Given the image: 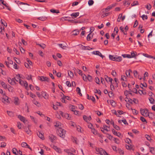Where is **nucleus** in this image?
<instances>
[{
  "instance_id": "1a4fd4ad",
  "label": "nucleus",
  "mask_w": 155,
  "mask_h": 155,
  "mask_svg": "<svg viewBox=\"0 0 155 155\" xmlns=\"http://www.w3.org/2000/svg\"><path fill=\"white\" fill-rule=\"evenodd\" d=\"M87 99L88 100H91L93 102H95V98L92 96H89V95L87 94Z\"/></svg>"
},
{
  "instance_id": "c9c22d12",
  "label": "nucleus",
  "mask_w": 155,
  "mask_h": 155,
  "mask_svg": "<svg viewBox=\"0 0 155 155\" xmlns=\"http://www.w3.org/2000/svg\"><path fill=\"white\" fill-rule=\"evenodd\" d=\"M140 119L143 122L145 123L146 124L147 123V120L144 117H141Z\"/></svg>"
},
{
  "instance_id": "cd10ccee",
  "label": "nucleus",
  "mask_w": 155,
  "mask_h": 155,
  "mask_svg": "<svg viewBox=\"0 0 155 155\" xmlns=\"http://www.w3.org/2000/svg\"><path fill=\"white\" fill-rule=\"evenodd\" d=\"M51 12L53 13H58L60 12L58 10L51 9L50 10Z\"/></svg>"
},
{
  "instance_id": "c03bdc74",
  "label": "nucleus",
  "mask_w": 155,
  "mask_h": 155,
  "mask_svg": "<svg viewBox=\"0 0 155 155\" xmlns=\"http://www.w3.org/2000/svg\"><path fill=\"white\" fill-rule=\"evenodd\" d=\"M116 130H120V128L118 126H117L116 125H115L113 127Z\"/></svg>"
},
{
  "instance_id": "a19ab883",
  "label": "nucleus",
  "mask_w": 155,
  "mask_h": 155,
  "mask_svg": "<svg viewBox=\"0 0 155 155\" xmlns=\"http://www.w3.org/2000/svg\"><path fill=\"white\" fill-rule=\"evenodd\" d=\"M81 76L84 81H87V77L84 74L81 75Z\"/></svg>"
},
{
  "instance_id": "6e6d98bb",
  "label": "nucleus",
  "mask_w": 155,
  "mask_h": 155,
  "mask_svg": "<svg viewBox=\"0 0 155 155\" xmlns=\"http://www.w3.org/2000/svg\"><path fill=\"white\" fill-rule=\"evenodd\" d=\"M63 97L64 99H66L68 100H70V97L68 96L64 95V94H63Z\"/></svg>"
},
{
  "instance_id": "4c0bfd02",
  "label": "nucleus",
  "mask_w": 155,
  "mask_h": 155,
  "mask_svg": "<svg viewBox=\"0 0 155 155\" xmlns=\"http://www.w3.org/2000/svg\"><path fill=\"white\" fill-rule=\"evenodd\" d=\"M22 147H27L28 146V144L26 142H22L21 144Z\"/></svg>"
},
{
  "instance_id": "338daca9",
  "label": "nucleus",
  "mask_w": 155,
  "mask_h": 155,
  "mask_svg": "<svg viewBox=\"0 0 155 155\" xmlns=\"http://www.w3.org/2000/svg\"><path fill=\"white\" fill-rule=\"evenodd\" d=\"M112 75L114 77H115L116 75V72L114 71L113 70L111 72Z\"/></svg>"
},
{
  "instance_id": "b1692460",
  "label": "nucleus",
  "mask_w": 155,
  "mask_h": 155,
  "mask_svg": "<svg viewBox=\"0 0 155 155\" xmlns=\"http://www.w3.org/2000/svg\"><path fill=\"white\" fill-rule=\"evenodd\" d=\"M19 101V99L18 97H15V101L14 102V104L16 105H18V101Z\"/></svg>"
},
{
  "instance_id": "bb28decb",
  "label": "nucleus",
  "mask_w": 155,
  "mask_h": 155,
  "mask_svg": "<svg viewBox=\"0 0 155 155\" xmlns=\"http://www.w3.org/2000/svg\"><path fill=\"white\" fill-rule=\"evenodd\" d=\"M110 59L113 61H114L115 59V57H114L113 55H109V56Z\"/></svg>"
},
{
  "instance_id": "f257e3e1",
  "label": "nucleus",
  "mask_w": 155,
  "mask_h": 155,
  "mask_svg": "<svg viewBox=\"0 0 155 155\" xmlns=\"http://www.w3.org/2000/svg\"><path fill=\"white\" fill-rule=\"evenodd\" d=\"M58 135L60 137L64 138L65 136L66 131L61 128H59L57 131Z\"/></svg>"
},
{
  "instance_id": "f704fd0d",
  "label": "nucleus",
  "mask_w": 155,
  "mask_h": 155,
  "mask_svg": "<svg viewBox=\"0 0 155 155\" xmlns=\"http://www.w3.org/2000/svg\"><path fill=\"white\" fill-rule=\"evenodd\" d=\"M41 94L42 95L43 97L45 99H46L47 98L46 97L47 94L46 93L43 91L41 92Z\"/></svg>"
},
{
  "instance_id": "69168bd1",
  "label": "nucleus",
  "mask_w": 155,
  "mask_h": 155,
  "mask_svg": "<svg viewBox=\"0 0 155 155\" xmlns=\"http://www.w3.org/2000/svg\"><path fill=\"white\" fill-rule=\"evenodd\" d=\"M111 6H108L106 8H105V10L106 11H109L110 9H111Z\"/></svg>"
},
{
  "instance_id": "412c9836",
  "label": "nucleus",
  "mask_w": 155,
  "mask_h": 155,
  "mask_svg": "<svg viewBox=\"0 0 155 155\" xmlns=\"http://www.w3.org/2000/svg\"><path fill=\"white\" fill-rule=\"evenodd\" d=\"M92 53L94 54L98 55L99 56H100V54H101V52H99V51H93L92 52Z\"/></svg>"
},
{
  "instance_id": "7ed1b4c3",
  "label": "nucleus",
  "mask_w": 155,
  "mask_h": 155,
  "mask_svg": "<svg viewBox=\"0 0 155 155\" xmlns=\"http://www.w3.org/2000/svg\"><path fill=\"white\" fill-rule=\"evenodd\" d=\"M38 79L40 81H47L48 82H49V79L48 77L44 76H39Z\"/></svg>"
},
{
  "instance_id": "dca6fc26",
  "label": "nucleus",
  "mask_w": 155,
  "mask_h": 155,
  "mask_svg": "<svg viewBox=\"0 0 155 155\" xmlns=\"http://www.w3.org/2000/svg\"><path fill=\"white\" fill-rule=\"evenodd\" d=\"M4 99V102H6L8 103H10L9 101H8V97L7 96L5 95V97H4V98H3V100L2 101L3 102H4V101H3Z\"/></svg>"
},
{
  "instance_id": "603ef678",
  "label": "nucleus",
  "mask_w": 155,
  "mask_h": 155,
  "mask_svg": "<svg viewBox=\"0 0 155 155\" xmlns=\"http://www.w3.org/2000/svg\"><path fill=\"white\" fill-rule=\"evenodd\" d=\"M55 150L59 153H61V149L57 147L56 148V150Z\"/></svg>"
},
{
  "instance_id": "49530a36",
  "label": "nucleus",
  "mask_w": 155,
  "mask_h": 155,
  "mask_svg": "<svg viewBox=\"0 0 155 155\" xmlns=\"http://www.w3.org/2000/svg\"><path fill=\"white\" fill-rule=\"evenodd\" d=\"M17 151V150L15 148H13L12 149L13 153L15 155H17L16 152Z\"/></svg>"
},
{
  "instance_id": "5701e85b",
  "label": "nucleus",
  "mask_w": 155,
  "mask_h": 155,
  "mask_svg": "<svg viewBox=\"0 0 155 155\" xmlns=\"http://www.w3.org/2000/svg\"><path fill=\"white\" fill-rule=\"evenodd\" d=\"M25 77L28 80H32V78H31V75H28V74H26L25 75Z\"/></svg>"
},
{
  "instance_id": "09e8293b",
  "label": "nucleus",
  "mask_w": 155,
  "mask_h": 155,
  "mask_svg": "<svg viewBox=\"0 0 155 155\" xmlns=\"http://www.w3.org/2000/svg\"><path fill=\"white\" fill-rule=\"evenodd\" d=\"M138 4V2L137 1H134L133 3L131 4L132 6L136 5Z\"/></svg>"
},
{
  "instance_id": "393cba45",
  "label": "nucleus",
  "mask_w": 155,
  "mask_h": 155,
  "mask_svg": "<svg viewBox=\"0 0 155 155\" xmlns=\"http://www.w3.org/2000/svg\"><path fill=\"white\" fill-rule=\"evenodd\" d=\"M130 72H132V71L130 69H129L128 70H127L126 71V74L127 77L128 76V75H130Z\"/></svg>"
},
{
  "instance_id": "72a5a7b5",
  "label": "nucleus",
  "mask_w": 155,
  "mask_h": 155,
  "mask_svg": "<svg viewBox=\"0 0 155 155\" xmlns=\"http://www.w3.org/2000/svg\"><path fill=\"white\" fill-rule=\"evenodd\" d=\"M91 131L94 135H97L98 134L97 131L94 128L92 129Z\"/></svg>"
},
{
  "instance_id": "473e14b6",
  "label": "nucleus",
  "mask_w": 155,
  "mask_h": 155,
  "mask_svg": "<svg viewBox=\"0 0 155 155\" xmlns=\"http://www.w3.org/2000/svg\"><path fill=\"white\" fill-rule=\"evenodd\" d=\"M117 152H118L120 154H123L124 153V151L121 149H118Z\"/></svg>"
},
{
  "instance_id": "a878e982",
  "label": "nucleus",
  "mask_w": 155,
  "mask_h": 155,
  "mask_svg": "<svg viewBox=\"0 0 155 155\" xmlns=\"http://www.w3.org/2000/svg\"><path fill=\"white\" fill-rule=\"evenodd\" d=\"M144 56L149 58H153V56H152L150 55H148L147 54L143 53V54Z\"/></svg>"
},
{
  "instance_id": "13d9d810",
  "label": "nucleus",
  "mask_w": 155,
  "mask_h": 155,
  "mask_svg": "<svg viewBox=\"0 0 155 155\" xmlns=\"http://www.w3.org/2000/svg\"><path fill=\"white\" fill-rule=\"evenodd\" d=\"M112 112L113 113L115 114L117 117H120L121 116H119L117 114L116 111L114 110H112Z\"/></svg>"
},
{
  "instance_id": "2f4dec72",
  "label": "nucleus",
  "mask_w": 155,
  "mask_h": 155,
  "mask_svg": "<svg viewBox=\"0 0 155 155\" xmlns=\"http://www.w3.org/2000/svg\"><path fill=\"white\" fill-rule=\"evenodd\" d=\"M140 86L142 89H143V87H147V85L146 83H144L143 84L142 83H141L140 84Z\"/></svg>"
},
{
  "instance_id": "4be33fe9",
  "label": "nucleus",
  "mask_w": 155,
  "mask_h": 155,
  "mask_svg": "<svg viewBox=\"0 0 155 155\" xmlns=\"http://www.w3.org/2000/svg\"><path fill=\"white\" fill-rule=\"evenodd\" d=\"M64 117L68 120H70L71 119V117L69 116V115L67 113L64 114Z\"/></svg>"
},
{
  "instance_id": "ea45409f",
  "label": "nucleus",
  "mask_w": 155,
  "mask_h": 155,
  "mask_svg": "<svg viewBox=\"0 0 155 155\" xmlns=\"http://www.w3.org/2000/svg\"><path fill=\"white\" fill-rule=\"evenodd\" d=\"M94 2L93 0H89L88 1V4L89 6H91L93 5Z\"/></svg>"
},
{
  "instance_id": "680f3d73",
  "label": "nucleus",
  "mask_w": 155,
  "mask_h": 155,
  "mask_svg": "<svg viewBox=\"0 0 155 155\" xmlns=\"http://www.w3.org/2000/svg\"><path fill=\"white\" fill-rule=\"evenodd\" d=\"M1 72L2 75H5L6 74L5 72L1 68H0V73Z\"/></svg>"
},
{
  "instance_id": "f03ea898",
  "label": "nucleus",
  "mask_w": 155,
  "mask_h": 155,
  "mask_svg": "<svg viewBox=\"0 0 155 155\" xmlns=\"http://www.w3.org/2000/svg\"><path fill=\"white\" fill-rule=\"evenodd\" d=\"M140 113L144 117H147L148 110L147 109H143L142 108H141L140 109Z\"/></svg>"
},
{
  "instance_id": "9d476101",
  "label": "nucleus",
  "mask_w": 155,
  "mask_h": 155,
  "mask_svg": "<svg viewBox=\"0 0 155 155\" xmlns=\"http://www.w3.org/2000/svg\"><path fill=\"white\" fill-rule=\"evenodd\" d=\"M1 84L2 86L5 89L9 88V87L10 86L9 85H8V86H7V85L4 82L2 81L1 82Z\"/></svg>"
},
{
  "instance_id": "ddd939ff",
  "label": "nucleus",
  "mask_w": 155,
  "mask_h": 155,
  "mask_svg": "<svg viewBox=\"0 0 155 155\" xmlns=\"http://www.w3.org/2000/svg\"><path fill=\"white\" fill-rule=\"evenodd\" d=\"M18 117L21 121L25 123V118L24 117L20 115H18Z\"/></svg>"
},
{
  "instance_id": "f8f14e48",
  "label": "nucleus",
  "mask_w": 155,
  "mask_h": 155,
  "mask_svg": "<svg viewBox=\"0 0 155 155\" xmlns=\"http://www.w3.org/2000/svg\"><path fill=\"white\" fill-rule=\"evenodd\" d=\"M115 58V60L114 61H116L120 62L122 60V58L120 56L117 57V56H116Z\"/></svg>"
},
{
  "instance_id": "f3484780",
  "label": "nucleus",
  "mask_w": 155,
  "mask_h": 155,
  "mask_svg": "<svg viewBox=\"0 0 155 155\" xmlns=\"http://www.w3.org/2000/svg\"><path fill=\"white\" fill-rule=\"evenodd\" d=\"M79 31L77 30H75L73 31L72 35H77L79 34Z\"/></svg>"
},
{
  "instance_id": "5fc2aeb1",
  "label": "nucleus",
  "mask_w": 155,
  "mask_h": 155,
  "mask_svg": "<svg viewBox=\"0 0 155 155\" xmlns=\"http://www.w3.org/2000/svg\"><path fill=\"white\" fill-rule=\"evenodd\" d=\"M95 81L97 84H99V82H100V80L98 77L95 78Z\"/></svg>"
},
{
  "instance_id": "39448f33",
  "label": "nucleus",
  "mask_w": 155,
  "mask_h": 155,
  "mask_svg": "<svg viewBox=\"0 0 155 155\" xmlns=\"http://www.w3.org/2000/svg\"><path fill=\"white\" fill-rule=\"evenodd\" d=\"M99 153L101 155H110L108 154L105 151L103 150L102 148L99 149Z\"/></svg>"
},
{
  "instance_id": "6e6552de",
  "label": "nucleus",
  "mask_w": 155,
  "mask_h": 155,
  "mask_svg": "<svg viewBox=\"0 0 155 155\" xmlns=\"http://www.w3.org/2000/svg\"><path fill=\"white\" fill-rule=\"evenodd\" d=\"M83 118L84 120L86 122H87V120H90L91 119V116H89L88 117H87L85 115H84L83 116Z\"/></svg>"
},
{
  "instance_id": "20e7f679",
  "label": "nucleus",
  "mask_w": 155,
  "mask_h": 155,
  "mask_svg": "<svg viewBox=\"0 0 155 155\" xmlns=\"http://www.w3.org/2000/svg\"><path fill=\"white\" fill-rule=\"evenodd\" d=\"M48 138L52 142H53L54 140H56L57 139L56 137L52 134L48 136Z\"/></svg>"
},
{
  "instance_id": "9b49d317",
  "label": "nucleus",
  "mask_w": 155,
  "mask_h": 155,
  "mask_svg": "<svg viewBox=\"0 0 155 155\" xmlns=\"http://www.w3.org/2000/svg\"><path fill=\"white\" fill-rule=\"evenodd\" d=\"M8 82L11 84L13 85L16 84V83L15 81H13L10 78H9L8 79Z\"/></svg>"
},
{
  "instance_id": "4468645a",
  "label": "nucleus",
  "mask_w": 155,
  "mask_h": 155,
  "mask_svg": "<svg viewBox=\"0 0 155 155\" xmlns=\"http://www.w3.org/2000/svg\"><path fill=\"white\" fill-rule=\"evenodd\" d=\"M79 12H77L75 13H73L71 14V16L72 17H74V18H76L79 15Z\"/></svg>"
},
{
  "instance_id": "c85d7f7f",
  "label": "nucleus",
  "mask_w": 155,
  "mask_h": 155,
  "mask_svg": "<svg viewBox=\"0 0 155 155\" xmlns=\"http://www.w3.org/2000/svg\"><path fill=\"white\" fill-rule=\"evenodd\" d=\"M131 110H132L133 113L134 114H135V115H137L138 114V111L136 110L135 109L131 108Z\"/></svg>"
},
{
  "instance_id": "aec40b11",
  "label": "nucleus",
  "mask_w": 155,
  "mask_h": 155,
  "mask_svg": "<svg viewBox=\"0 0 155 155\" xmlns=\"http://www.w3.org/2000/svg\"><path fill=\"white\" fill-rule=\"evenodd\" d=\"M23 86L24 87H25V89L27 90H28V84L26 81H24V84H23Z\"/></svg>"
},
{
  "instance_id": "8fccbe9b",
  "label": "nucleus",
  "mask_w": 155,
  "mask_h": 155,
  "mask_svg": "<svg viewBox=\"0 0 155 155\" xmlns=\"http://www.w3.org/2000/svg\"><path fill=\"white\" fill-rule=\"evenodd\" d=\"M55 124H56L54 125L55 127H58L59 126L61 125V123L58 121L56 122Z\"/></svg>"
},
{
  "instance_id": "774afa93",
  "label": "nucleus",
  "mask_w": 155,
  "mask_h": 155,
  "mask_svg": "<svg viewBox=\"0 0 155 155\" xmlns=\"http://www.w3.org/2000/svg\"><path fill=\"white\" fill-rule=\"evenodd\" d=\"M131 56L132 58H134L135 57L136 54L134 51H132L131 53Z\"/></svg>"
},
{
  "instance_id": "6ab92c4d",
  "label": "nucleus",
  "mask_w": 155,
  "mask_h": 155,
  "mask_svg": "<svg viewBox=\"0 0 155 155\" xmlns=\"http://www.w3.org/2000/svg\"><path fill=\"white\" fill-rule=\"evenodd\" d=\"M149 100L150 103L152 104H154V100L152 97H149Z\"/></svg>"
},
{
  "instance_id": "58836bf2",
  "label": "nucleus",
  "mask_w": 155,
  "mask_h": 155,
  "mask_svg": "<svg viewBox=\"0 0 155 155\" xmlns=\"http://www.w3.org/2000/svg\"><path fill=\"white\" fill-rule=\"evenodd\" d=\"M145 137L147 140L150 141H151L152 140V139L148 135L146 134L145 135Z\"/></svg>"
},
{
  "instance_id": "4d7b16f0",
  "label": "nucleus",
  "mask_w": 155,
  "mask_h": 155,
  "mask_svg": "<svg viewBox=\"0 0 155 155\" xmlns=\"http://www.w3.org/2000/svg\"><path fill=\"white\" fill-rule=\"evenodd\" d=\"M78 107L79 109L81 110H82L83 109L84 107L82 104H81L78 105Z\"/></svg>"
},
{
  "instance_id": "bf43d9fd",
  "label": "nucleus",
  "mask_w": 155,
  "mask_h": 155,
  "mask_svg": "<svg viewBox=\"0 0 155 155\" xmlns=\"http://www.w3.org/2000/svg\"><path fill=\"white\" fill-rule=\"evenodd\" d=\"M134 76L135 77H137V75L138 74V72L136 70H134L133 71Z\"/></svg>"
},
{
  "instance_id": "3c124183",
  "label": "nucleus",
  "mask_w": 155,
  "mask_h": 155,
  "mask_svg": "<svg viewBox=\"0 0 155 155\" xmlns=\"http://www.w3.org/2000/svg\"><path fill=\"white\" fill-rule=\"evenodd\" d=\"M91 33H90L87 35V40L88 41H89L91 40Z\"/></svg>"
},
{
  "instance_id": "37998d69",
  "label": "nucleus",
  "mask_w": 155,
  "mask_h": 155,
  "mask_svg": "<svg viewBox=\"0 0 155 155\" xmlns=\"http://www.w3.org/2000/svg\"><path fill=\"white\" fill-rule=\"evenodd\" d=\"M127 79L126 77L124 76V75H122L121 76V81H126Z\"/></svg>"
},
{
  "instance_id": "a211bd4d",
  "label": "nucleus",
  "mask_w": 155,
  "mask_h": 155,
  "mask_svg": "<svg viewBox=\"0 0 155 155\" xmlns=\"http://www.w3.org/2000/svg\"><path fill=\"white\" fill-rule=\"evenodd\" d=\"M38 19L39 20L44 21L47 18L45 16H42L38 18Z\"/></svg>"
},
{
  "instance_id": "052dcab7",
  "label": "nucleus",
  "mask_w": 155,
  "mask_h": 155,
  "mask_svg": "<svg viewBox=\"0 0 155 155\" xmlns=\"http://www.w3.org/2000/svg\"><path fill=\"white\" fill-rule=\"evenodd\" d=\"M66 84L67 85L68 87H71V84L69 81H67Z\"/></svg>"
},
{
  "instance_id": "e433bc0d",
  "label": "nucleus",
  "mask_w": 155,
  "mask_h": 155,
  "mask_svg": "<svg viewBox=\"0 0 155 155\" xmlns=\"http://www.w3.org/2000/svg\"><path fill=\"white\" fill-rule=\"evenodd\" d=\"M87 79L89 81L91 82L92 81V77L89 75H87Z\"/></svg>"
},
{
  "instance_id": "a18cd8bd",
  "label": "nucleus",
  "mask_w": 155,
  "mask_h": 155,
  "mask_svg": "<svg viewBox=\"0 0 155 155\" xmlns=\"http://www.w3.org/2000/svg\"><path fill=\"white\" fill-rule=\"evenodd\" d=\"M86 48H90L89 46H85L81 45V49L82 50H86Z\"/></svg>"
},
{
  "instance_id": "de8ad7c7",
  "label": "nucleus",
  "mask_w": 155,
  "mask_h": 155,
  "mask_svg": "<svg viewBox=\"0 0 155 155\" xmlns=\"http://www.w3.org/2000/svg\"><path fill=\"white\" fill-rule=\"evenodd\" d=\"M6 144L5 142H2L1 143L0 147H5L6 146Z\"/></svg>"
},
{
  "instance_id": "c756f323",
  "label": "nucleus",
  "mask_w": 155,
  "mask_h": 155,
  "mask_svg": "<svg viewBox=\"0 0 155 155\" xmlns=\"http://www.w3.org/2000/svg\"><path fill=\"white\" fill-rule=\"evenodd\" d=\"M26 132L28 134H30L31 132L30 130L28 128H26L25 129Z\"/></svg>"
},
{
  "instance_id": "0eeeda50",
  "label": "nucleus",
  "mask_w": 155,
  "mask_h": 155,
  "mask_svg": "<svg viewBox=\"0 0 155 155\" xmlns=\"http://www.w3.org/2000/svg\"><path fill=\"white\" fill-rule=\"evenodd\" d=\"M37 135L38 137L42 140H44L45 138L44 137L43 135L39 131H38L37 132Z\"/></svg>"
},
{
  "instance_id": "864d4df0",
  "label": "nucleus",
  "mask_w": 155,
  "mask_h": 155,
  "mask_svg": "<svg viewBox=\"0 0 155 155\" xmlns=\"http://www.w3.org/2000/svg\"><path fill=\"white\" fill-rule=\"evenodd\" d=\"M126 142V143L129 144H130V143H131V140L129 138H127Z\"/></svg>"
},
{
  "instance_id": "e2e57ef3",
  "label": "nucleus",
  "mask_w": 155,
  "mask_h": 155,
  "mask_svg": "<svg viewBox=\"0 0 155 155\" xmlns=\"http://www.w3.org/2000/svg\"><path fill=\"white\" fill-rule=\"evenodd\" d=\"M117 112L120 115H121L124 114V113H125V112H124L122 110H118Z\"/></svg>"
},
{
  "instance_id": "0e129e2a",
  "label": "nucleus",
  "mask_w": 155,
  "mask_h": 155,
  "mask_svg": "<svg viewBox=\"0 0 155 155\" xmlns=\"http://www.w3.org/2000/svg\"><path fill=\"white\" fill-rule=\"evenodd\" d=\"M133 102L135 104H137L138 103V101L137 99L135 98H133Z\"/></svg>"
},
{
  "instance_id": "423d86ee",
  "label": "nucleus",
  "mask_w": 155,
  "mask_h": 155,
  "mask_svg": "<svg viewBox=\"0 0 155 155\" xmlns=\"http://www.w3.org/2000/svg\"><path fill=\"white\" fill-rule=\"evenodd\" d=\"M112 131L114 134L117 136L118 137H120L121 135V134L120 133L116 131L115 130L113 129L112 130Z\"/></svg>"
},
{
  "instance_id": "79ce46f5",
  "label": "nucleus",
  "mask_w": 155,
  "mask_h": 155,
  "mask_svg": "<svg viewBox=\"0 0 155 155\" xmlns=\"http://www.w3.org/2000/svg\"><path fill=\"white\" fill-rule=\"evenodd\" d=\"M1 23L2 24H3L5 26H7V24L6 23L4 20H3L2 19L1 20Z\"/></svg>"
},
{
  "instance_id": "7c9ffc66",
  "label": "nucleus",
  "mask_w": 155,
  "mask_h": 155,
  "mask_svg": "<svg viewBox=\"0 0 155 155\" xmlns=\"http://www.w3.org/2000/svg\"><path fill=\"white\" fill-rule=\"evenodd\" d=\"M7 112L8 115L10 117H13L14 116V114L12 112L7 111Z\"/></svg>"
},
{
  "instance_id": "2eb2a0df",
  "label": "nucleus",
  "mask_w": 155,
  "mask_h": 155,
  "mask_svg": "<svg viewBox=\"0 0 155 155\" xmlns=\"http://www.w3.org/2000/svg\"><path fill=\"white\" fill-rule=\"evenodd\" d=\"M76 91L78 93V94L81 96H82V94L81 92V89L80 88L78 87L76 88Z\"/></svg>"
}]
</instances>
